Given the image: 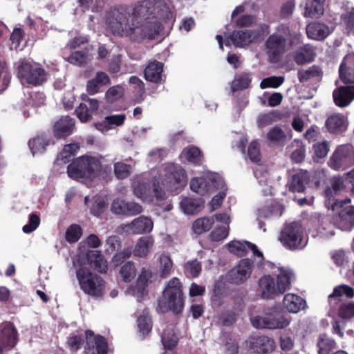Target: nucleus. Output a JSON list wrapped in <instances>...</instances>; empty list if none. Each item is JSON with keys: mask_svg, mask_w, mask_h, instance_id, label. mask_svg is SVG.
Here are the masks:
<instances>
[{"mask_svg": "<svg viewBox=\"0 0 354 354\" xmlns=\"http://www.w3.org/2000/svg\"><path fill=\"white\" fill-rule=\"evenodd\" d=\"M167 10L164 0H142L131 7H111L104 15L105 29L114 36L127 37L134 42L153 39L161 29L157 18Z\"/></svg>", "mask_w": 354, "mask_h": 354, "instance_id": "1", "label": "nucleus"}, {"mask_svg": "<svg viewBox=\"0 0 354 354\" xmlns=\"http://www.w3.org/2000/svg\"><path fill=\"white\" fill-rule=\"evenodd\" d=\"M159 179L161 185L156 178L153 183V192L157 199L164 198L163 189L174 192L185 187L187 182L185 171L181 166L174 163L164 165L160 171Z\"/></svg>", "mask_w": 354, "mask_h": 354, "instance_id": "2", "label": "nucleus"}, {"mask_svg": "<svg viewBox=\"0 0 354 354\" xmlns=\"http://www.w3.org/2000/svg\"><path fill=\"white\" fill-rule=\"evenodd\" d=\"M294 279L293 272L287 268L279 270L276 281L270 275L262 277L259 281L261 297L273 299L276 296L283 294L290 288Z\"/></svg>", "mask_w": 354, "mask_h": 354, "instance_id": "3", "label": "nucleus"}, {"mask_svg": "<svg viewBox=\"0 0 354 354\" xmlns=\"http://www.w3.org/2000/svg\"><path fill=\"white\" fill-rule=\"evenodd\" d=\"M101 171L100 159L87 155L79 157L67 167L68 176L76 180H93L100 175Z\"/></svg>", "mask_w": 354, "mask_h": 354, "instance_id": "4", "label": "nucleus"}, {"mask_svg": "<svg viewBox=\"0 0 354 354\" xmlns=\"http://www.w3.org/2000/svg\"><path fill=\"white\" fill-rule=\"evenodd\" d=\"M158 307L162 312L169 310L175 313L181 312L183 308V286L178 278L173 277L167 282Z\"/></svg>", "mask_w": 354, "mask_h": 354, "instance_id": "5", "label": "nucleus"}, {"mask_svg": "<svg viewBox=\"0 0 354 354\" xmlns=\"http://www.w3.org/2000/svg\"><path fill=\"white\" fill-rule=\"evenodd\" d=\"M252 325L256 328L270 330L283 329L291 322V317L281 313L277 308L272 307L265 310V316H254L250 317Z\"/></svg>", "mask_w": 354, "mask_h": 354, "instance_id": "6", "label": "nucleus"}, {"mask_svg": "<svg viewBox=\"0 0 354 354\" xmlns=\"http://www.w3.org/2000/svg\"><path fill=\"white\" fill-rule=\"evenodd\" d=\"M281 243L290 250L303 249L308 243V236L298 222L286 225L279 238Z\"/></svg>", "mask_w": 354, "mask_h": 354, "instance_id": "7", "label": "nucleus"}, {"mask_svg": "<svg viewBox=\"0 0 354 354\" xmlns=\"http://www.w3.org/2000/svg\"><path fill=\"white\" fill-rule=\"evenodd\" d=\"M17 67V77L23 85L39 86L46 80L45 71L37 64L21 60Z\"/></svg>", "mask_w": 354, "mask_h": 354, "instance_id": "8", "label": "nucleus"}, {"mask_svg": "<svg viewBox=\"0 0 354 354\" xmlns=\"http://www.w3.org/2000/svg\"><path fill=\"white\" fill-rule=\"evenodd\" d=\"M76 276L80 287L84 293L95 297L102 295L104 281L100 277L93 274L84 266L76 271Z\"/></svg>", "mask_w": 354, "mask_h": 354, "instance_id": "9", "label": "nucleus"}, {"mask_svg": "<svg viewBox=\"0 0 354 354\" xmlns=\"http://www.w3.org/2000/svg\"><path fill=\"white\" fill-rule=\"evenodd\" d=\"M223 187L225 183L222 177L210 171L205 173L201 177H194L190 180V189L201 196Z\"/></svg>", "mask_w": 354, "mask_h": 354, "instance_id": "10", "label": "nucleus"}, {"mask_svg": "<svg viewBox=\"0 0 354 354\" xmlns=\"http://www.w3.org/2000/svg\"><path fill=\"white\" fill-rule=\"evenodd\" d=\"M328 166L334 171H343L354 165V149L351 145L338 146L330 156Z\"/></svg>", "mask_w": 354, "mask_h": 354, "instance_id": "11", "label": "nucleus"}, {"mask_svg": "<svg viewBox=\"0 0 354 354\" xmlns=\"http://www.w3.org/2000/svg\"><path fill=\"white\" fill-rule=\"evenodd\" d=\"M154 274L151 270L142 268L134 288L130 287L127 292L134 296L138 302L142 301L144 297L148 295L147 287L149 283L153 281Z\"/></svg>", "mask_w": 354, "mask_h": 354, "instance_id": "12", "label": "nucleus"}, {"mask_svg": "<svg viewBox=\"0 0 354 354\" xmlns=\"http://www.w3.org/2000/svg\"><path fill=\"white\" fill-rule=\"evenodd\" d=\"M351 202L346 198L342 201V207L333 210L338 212V215L334 218L335 225L342 230H351L354 226V206L346 205Z\"/></svg>", "mask_w": 354, "mask_h": 354, "instance_id": "13", "label": "nucleus"}, {"mask_svg": "<svg viewBox=\"0 0 354 354\" xmlns=\"http://www.w3.org/2000/svg\"><path fill=\"white\" fill-rule=\"evenodd\" d=\"M253 268V261L249 259H244L239 261L238 265L228 272L227 280L233 283H241L245 281L250 276Z\"/></svg>", "mask_w": 354, "mask_h": 354, "instance_id": "14", "label": "nucleus"}, {"mask_svg": "<svg viewBox=\"0 0 354 354\" xmlns=\"http://www.w3.org/2000/svg\"><path fill=\"white\" fill-rule=\"evenodd\" d=\"M258 37L259 33L254 30H235L225 39V44L229 46L232 43L236 47L242 48L254 42Z\"/></svg>", "mask_w": 354, "mask_h": 354, "instance_id": "15", "label": "nucleus"}, {"mask_svg": "<svg viewBox=\"0 0 354 354\" xmlns=\"http://www.w3.org/2000/svg\"><path fill=\"white\" fill-rule=\"evenodd\" d=\"M330 183L331 187L327 188L324 192L326 198L325 206L328 209L335 210L342 207L343 201L335 199L333 197V194H337L338 192L343 189L344 187V180L340 176H335L331 179Z\"/></svg>", "mask_w": 354, "mask_h": 354, "instance_id": "16", "label": "nucleus"}, {"mask_svg": "<svg viewBox=\"0 0 354 354\" xmlns=\"http://www.w3.org/2000/svg\"><path fill=\"white\" fill-rule=\"evenodd\" d=\"M266 46L267 54L271 62H277L279 57L285 52L286 39L281 35H272L266 40Z\"/></svg>", "mask_w": 354, "mask_h": 354, "instance_id": "17", "label": "nucleus"}, {"mask_svg": "<svg viewBox=\"0 0 354 354\" xmlns=\"http://www.w3.org/2000/svg\"><path fill=\"white\" fill-rule=\"evenodd\" d=\"M133 193L144 202L150 203L153 201L151 196L149 178L147 174L136 176L132 183Z\"/></svg>", "mask_w": 354, "mask_h": 354, "instance_id": "18", "label": "nucleus"}, {"mask_svg": "<svg viewBox=\"0 0 354 354\" xmlns=\"http://www.w3.org/2000/svg\"><path fill=\"white\" fill-rule=\"evenodd\" d=\"M18 342L17 328L10 322H3L0 325V346L11 349Z\"/></svg>", "mask_w": 354, "mask_h": 354, "instance_id": "19", "label": "nucleus"}, {"mask_svg": "<svg viewBox=\"0 0 354 354\" xmlns=\"http://www.w3.org/2000/svg\"><path fill=\"white\" fill-rule=\"evenodd\" d=\"M82 100L84 102L75 109V113L81 122H86L91 119L93 114L97 111L99 102L96 99L88 97L85 94L82 95Z\"/></svg>", "mask_w": 354, "mask_h": 354, "instance_id": "20", "label": "nucleus"}, {"mask_svg": "<svg viewBox=\"0 0 354 354\" xmlns=\"http://www.w3.org/2000/svg\"><path fill=\"white\" fill-rule=\"evenodd\" d=\"M246 343L250 348L259 353H271L276 347L274 340L266 335L250 337Z\"/></svg>", "mask_w": 354, "mask_h": 354, "instance_id": "21", "label": "nucleus"}, {"mask_svg": "<svg viewBox=\"0 0 354 354\" xmlns=\"http://www.w3.org/2000/svg\"><path fill=\"white\" fill-rule=\"evenodd\" d=\"M153 227V223L149 217L140 216L125 225L124 230L128 234H141L150 232Z\"/></svg>", "mask_w": 354, "mask_h": 354, "instance_id": "22", "label": "nucleus"}, {"mask_svg": "<svg viewBox=\"0 0 354 354\" xmlns=\"http://www.w3.org/2000/svg\"><path fill=\"white\" fill-rule=\"evenodd\" d=\"M226 247L231 253L237 256H245L251 250L254 256L263 257L262 252L258 250L257 245L248 241H232L228 243Z\"/></svg>", "mask_w": 354, "mask_h": 354, "instance_id": "23", "label": "nucleus"}, {"mask_svg": "<svg viewBox=\"0 0 354 354\" xmlns=\"http://www.w3.org/2000/svg\"><path fill=\"white\" fill-rule=\"evenodd\" d=\"M333 98L336 106H348L354 100V86H342L333 91Z\"/></svg>", "mask_w": 354, "mask_h": 354, "instance_id": "24", "label": "nucleus"}, {"mask_svg": "<svg viewBox=\"0 0 354 354\" xmlns=\"http://www.w3.org/2000/svg\"><path fill=\"white\" fill-rule=\"evenodd\" d=\"M325 126L330 133H341L346 131L348 120L341 113H333L327 118Z\"/></svg>", "mask_w": 354, "mask_h": 354, "instance_id": "25", "label": "nucleus"}, {"mask_svg": "<svg viewBox=\"0 0 354 354\" xmlns=\"http://www.w3.org/2000/svg\"><path fill=\"white\" fill-rule=\"evenodd\" d=\"M339 77L345 83H354V53L346 55L339 68Z\"/></svg>", "mask_w": 354, "mask_h": 354, "instance_id": "26", "label": "nucleus"}, {"mask_svg": "<svg viewBox=\"0 0 354 354\" xmlns=\"http://www.w3.org/2000/svg\"><path fill=\"white\" fill-rule=\"evenodd\" d=\"M283 308L290 313H297L306 308V301L300 296L288 293L284 295L283 299Z\"/></svg>", "mask_w": 354, "mask_h": 354, "instance_id": "27", "label": "nucleus"}, {"mask_svg": "<svg viewBox=\"0 0 354 354\" xmlns=\"http://www.w3.org/2000/svg\"><path fill=\"white\" fill-rule=\"evenodd\" d=\"M74 126L75 121L72 118L62 117L54 124V135L57 138L68 136L72 133Z\"/></svg>", "mask_w": 354, "mask_h": 354, "instance_id": "28", "label": "nucleus"}, {"mask_svg": "<svg viewBox=\"0 0 354 354\" xmlns=\"http://www.w3.org/2000/svg\"><path fill=\"white\" fill-rule=\"evenodd\" d=\"M104 0H77V6L74 10V15H82L85 12H100L104 6Z\"/></svg>", "mask_w": 354, "mask_h": 354, "instance_id": "29", "label": "nucleus"}, {"mask_svg": "<svg viewBox=\"0 0 354 354\" xmlns=\"http://www.w3.org/2000/svg\"><path fill=\"white\" fill-rule=\"evenodd\" d=\"M309 181V175L307 171L300 170L292 174L288 180V186L292 192H302L306 185Z\"/></svg>", "mask_w": 354, "mask_h": 354, "instance_id": "30", "label": "nucleus"}, {"mask_svg": "<svg viewBox=\"0 0 354 354\" xmlns=\"http://www.w3.org/2000/svg\"><path fill=\"white\" fill-rule=\"evenodd\" d=\"M351 283L354 286V279H351ZM351 299L354 296V288L348 285L341 284L334 288L333 291L328 296L329 303L330 304H337L340 301L342 297Z\"/></svg>", "mask_w": 354, "mask_h": 354, "instance_id": "31", "label": "nucleus"}, {"mask_svg": "<svg viewBox=\"0 0 354 354\" xmlns=\"http://www.w3.org/2000/svg\"><path fill=\"white\" fill-rule=\"evenodd\" d=\"M306 33L309 38L315 40H322L330 33L328 26L320 23H310L306 27Z\"/></svg>", "mask_w": 354, "mask_h": 354, "instance_id": "32", "label": "nucleus"}, {"mask_svg": "<svg viewBox=\"0 0 354 354\" xmlns=\"http://www.w3.org/2000/svg\"><path fill=\"white\" fill-rule=\"evenodd\" d=\"M322 68L317 65H313L307 69H301L297 75L300 82L319 81L322 77Z\"/></svg>", "mask_w": 354, "mask_h": 354, "instance_id": "33", "label": "nucleus"}, {"mask_svg": "<svg viewBox=\"0 0 354 354\" xmlns=\"http://www.w3.org/2000/svg\"><path fill=\"white\" fill-rule=\"evenodd\" d=\"M203 203L201 198L185 197L181 200L180 205L184 214L193 215L201 210Z\"/></svg>", "mask_w": 354, "mask_h": 354, "instance_id": "34", "label": "nucleus"}, {"mask_svg": "<svg viewBox=\"0 0 354 354\" xmlns=\"http://www.w3.org/2000/svg\"><path fill=\"white\" fill-rule=\"evenodd\" d=\"M86 343L88 346H95L97 354H107V343L101 335H95L91 330L86 331Z\"/></svg>", "mask_w": 354, "mask_h": 354, "instance_id": "35", "label": "nucleus"}, {"mask_svg": "<svg viewBox=\"0 0 354 354\" xmlns=\"http://www.w3.org/2000/svg\"><path fill=\"white\" fill-rule=\"evenodd\" d=\"M325 0H307L304 9L306 17L318 18L324 14Z\"/></svg>", "mask_w": 354, "mask_h": 354, "instance_id": "36", "label": "nucleus"}, {"mask_svg": "<svg viewBox=\"0 0 354 354\" xmlns=\"http://www.w3.org/2000/svg\"><path fill=\"white\" fill-rule=\"evenodd\" d=\"M154 245V239L151 236L140 237L133 250L135 256L145 257L152 249Z\"/></svg>", "mask_w": 354, "mask_h": 354, "instance_id": "37", "label": "nucleus"}, {"mask_svg": "<svg viewBox=\"0 0 354 354\" xmlns=\"http://www.w3.org/2000/svg\"><path fill=\"white\" fill-rule=\"evenodd\" d=\"M137 326L138 331L142 336L147 335L152 328V321L149 316L148 309H144L140 314L138 315Z\"/></svg>", "mask_w": 354, "mask_h": 354, "instance_id": "38", "label": "nucleus"}, {"mask_svg": "<svg viewBox=\"0 0 354 354\" xmlns=\"http://www.w3.org/2000/svg\"><path fill=\"white\" fill-rule=\"evenodd\" d=\"M163 69V65L158 62H153L149 64L145 70V77L147 80L158 82L161 80V74Z\"/></svg>", "mask_w": 354, "mask_h": 354, "instance_id": "39", "label": "nucleus"}, {"mask_svg": "<svg viewBox=\"0 0 354 354\" xmlns=\"http://www.w3.org/2000/svg\"><path fill=\"white\" fill-rule=\"evenodd\" d=\"M87 256L91 266H93L98 272L104 273L107 271V261L104 259L100 252L91 251L88 253Z\"/></svg>", "mask_w": 354, "mask_h": 354, "instance_id": "40", "label": "nucleus"}, {"mask_svg": "<svg viewBox=\"0 0 354 354\" xmlns=\"http://www.w3.org/2000/svg\"><path fill=\"white\" fill-rule=\"evenodd\" d=\"M158 270L161 278L169 277L173 270V261L171 256L167 253H162L160 255Z\"/></svg>", "mask_w": 354, "mask_h": 354, "instance_id": "41", "label": "nucleus"}, {"mask_svg": "<svg viewBox=\"0 0 354 354\" xmlns=\"http://www.w3.org/2000/svg\"><path fill=\"white\" fill-rule=\"evenodd\" d=\"M283 214V208L281 205H276L272 207H265L261 208L258 212V220H259V227L262 229L263 232H266V228L263 227L261 218H269L271 216H281Z\"/></svg>", "mask_w": 354, "mask_h": 354, "instance_id": "42", "label": "nucleus"}, {"mask_svg": "<svg viewBox=\"0 0 354 354\" xmlns=\"http://www.w3.org/2000/svg\"><path fill=\"white\" fill-rule=\"evenodd\" d=\"M178 337L174 333V326L170 325L163 331L161 335V341L166 349H172L178 343Z\"/></svg>", "mask_w": 354, "mask_h": 354, "instance_id": "43", "label": "nucleus"}, {"mask_svg": "<svg viewBox=\"0 0 354 354\" xmlns=\"http://www.w3.org/2000/svg\"><path fill=\"white\" fill-rule=\"evenodd\" d=\"M267 139L273 145H283L287 140L285 132L279 127H274L267 133Z\"/></svg>", "mask_w": 354, "mask_h": 354, "instance_id": "44", "label": "nucleus"}, {"mask_svg": "<svg viewBox=\"0 0 354 354\" xmlns=\"http://www.w3.org/2000/svg\"><path fill=\"white\" fill-rule=\"evenodd\" d=\"M336 342L325 334L320 335L317 340L319 354H330L336 348Z\"/></svg>", "mask_w": 354, "mask_h": 354, "instance_id": "45", "label": "nucleus"}, {"mask_svg": "<svg viewBox=\"0 0 354 354\" xmlns=\"http://www.w3.org/2000/svg\"><path fill=\"white\" fill-rule=\"evenodd\" d=\"M180 158L196 165L200 164L203 159L201 151L196 147L185 148L180 154Z\"/></svg>", "mask_w": 354, "mask_h": 354, "instance_id": "46", "label": "nucleus"}, {"mask_svg": "<svg viewBox=\"0 0 354 354\" xmlns=\"http://www.w3.org/2000/svg\"><path fill=\"white\" fill-rule=\"evenodd\" d=\"M49 141L44 136H37L28 142L29 147L33 156L37 153H41L45 151L46 147Z\"/></svg>", "mask_w": 354, "mask_h": 354, "instance_id": "47", "label": "nucleus"}, {"mask_svg": "<svg viewBox=\"0 0 354 354\" xmlns=\"http://www.w3.org/2000/svg\"><path fill=\"white\" fill-rule=\"evenodd\" d=\"M214 223V221L213 218H200L194 222L192 229L196 234H201L208 231L212 227Z\"/></svg>", "mask_w": 354, "mask_h": 354, "instance_id": "48", "label": "nucleus"}, {"mask_svg": "<svg viewBox=\"0 0 354 354\" xmlns=\"http://www.w3.org/2000/svg\"><path fill=\"white\" fill-rule=\"evenodd\" d=\"M341 24L347 34H354V8L348 9L342 13Z\"/></svg>", "mask_w": 354, "mask_h": 354, "instance_id": "49", "label": "nucleus"}, {"mask_svg": "<svg viewBox=\"0 0 354 354\" xmlns=\"http://www.w3.org/2000/svg\"><path fill=\"white\" fill-rule=\"evenodd\" d=\"M80 149L77 143H71L64 146L63 150L59 153L57 161H62L66 163L75 156Z\"/></svg>", "mask_w": 354, "mask_h": 354, "instance_id": "50", "label": "nucleus"}, {"mask_svg": "<svg viewBox=\"0 0 354 354\" xmlns=\"http://www.w3.org/2000/svg\"><path fill=\"white\" fill-rule=\"evenodd\" d=\"M91 57L88 51H74L66 58V60L72 64L83 66L86 64Z\"/></svg>", "mask_w": 354, "mask_h": 354, "instance_id": "51", "label": "nucleus"}, {"mask_svg": "<svg viewBox=\"0 0 354 354\" xmlns=\"http://www.w3.org/2000/svg\"><path fill=\"white\" fill-rule=\"evenodd\" d=\"M183 268L185 275L192 278L198 277L202 270L201 264L196 259L187 261Z\"/></svg>", "mask_w": 354, "mask_h": 354, "instance_id": "52", "label": "nucleus"}, {"mask_svg": "<svg viewBox=\"0 0 354 354\" xmlns=\"http://www.w3.org/2000/svg\"><path fill=\"white\" fill-rule=\"evenodd\" d=\"M251 77L248 74H242L236 77L232 82V92L247 88L251 82Z\"/></svg>", "mask_w": 354, "mask_h": 354, "instance_id": "53", "label": "nucleus"}, {"mask_svg": "<svg viewBox=\"0 0 354 354\" xmlns=\"http://www.w3.org/2000/svg\"><path fill=\"white\" fill-rule=\"evenodd\" d=\"M120 273L125 282L131 281L134 279L136 274V269L134 263L131 261H128L121 267Z\"/></svg>", "mask_w": 354, "mask_h": 354, "instance_id": "54", "label": "nucleus"}, {"mask_svg": "<svg viewBox=\"0 0 354 354\" xmlns=\"http://www.w3.org/2000/svg\"><path fill=\"white\" fill-rule=\"evenodd\" d=\"M124 94V88L120 85L113 86L109 88L105 95L106 100L109 103H113L120 100Z\"/></svg>", "mask_w": 354, "mask_h": 354, "instance_id": "55", "label": "nucleus"}, {"mask_svg": "<svg viewBox=\"0 0 354 354\" xmlns=\"http://www.w3.org/2000/svg\"><path fill=\"white\" fill-rule=\"evenodd\" d=\"M338 316L344 320L354 317V302L342 304L338 308Z\"/></svg>", "mask_w": 354, "mask_h": 354, "instance_id": "56", "label": "nucleus"}, {"mask_svg": "<svg viewBox=\"0 0 354 354\" xmlns=\"http://www.w3.org/2000/svg\"><path fill=\"white\" fill-rule=\"evenodd\" d=\"M131 166L122 162H118L114 165V172L118 179H124L131 174Z\"/></svg>", "mask_w": 354, "mask_h": 354, "instance_id": "57", "label": "nucleus"}, {"mask_svg": "<svg viewBox=\"0 0 354 354\" xmlns=\"http://www.w3.org/2000/svg\"><path fill=\"white\" fill-rule=\"evenodd\" d=\"M82 235V229L76 224L71 225L66 232V239L69 243L77 242Z\"/></svg>", "mask_w": 354, "mask_h": 354, "instance_id": "58", "label": "nucleus"}, {"mask_svg": "<svg viewBox=\"0 0 354 354\" xmlns=\"http://www.w3.org/2000/svg\"><path fill=\"white\" fill-rule=\"evenodd\" d=\"M335 235V223H323L317 230V236L322 239H328Z\"/></svg>", "mask_w": 354, "mask_h": 354, "instance_id": "59", "label": "nucleus"}, {"mask_svg": "<svg viewBox=\"0 0 354 354\" xmlns=\"http://www.w3.org/2000/svg\"><path fill=\"white\" fill-rule=\"evenodd\" d=\"M284 81V77L282 76L276 77L272 76L267 78L263 79L261 84L260 87L262 89L266 88H277L281 86Z\"/></svg>", "mask_w": 354, "mask_h": 354, "instance_id": "60", "label": "nucleus"}, {"mask_svg": "<svg viewBox=\"0 0 354 354\" xmlns=\"http://www.w3.org/2000/svg\"><path fill=\"white\" fill-rule=\"evenodd\" d=\"M248 156L251 161L258 162L261 160V153L259 143L253 141L250 143L248 149Z\"/></svg>", "mask_w": 354, "mask_h": 354, "instance_id": "61", "label": "nucleus"}, {"mask_svg": "<svg viewBox=\"0 0 354 354\" xmlns=\"http://www.w3.org/2000/svg\"><path fill=\"white\" fill-rule=\"evenodd\" d=\"M229 233V226L222 225L215 228L211 233V239L214 241H220L225 239Z\"/></svg>", "mask_w": 354, "mask_h": 354, "instance_id": "62", "label": "nucleus"}, {"mask_svg": "<svg viewBox=\"0 0 354 354\" xmlns=\"http://www.w3.org/2000/svg\"><path fill=\"white\" fill-rule=\"evenodd\" d=\"M142 207L136 202L126 201L124 216H133L142 212Z\"/></svg>", "mask_w": 354, "mask_h": 354, "instance_id": "63", "label": "nucleus"}, {"mask_svg": "<svg viewBox=\"0 0 354 354\" xmlns=\"http://www.w3.org/2000/svg\"><path fill=\"white\" fill-rule=\"evenodd\" d=\"M106 251L113 253L121 247L120 239L118 236L113 235L108 237L106 241Z\"/></svg>", "mask_w": 354, "mask_h": 354, "instance_id": "64", "label": "nucleus"}]
</instances>
